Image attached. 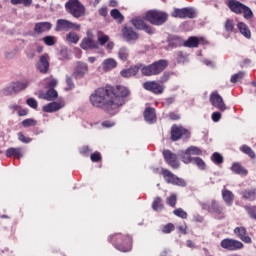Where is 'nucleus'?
<instances>
[{
	"label": "nucleus",
	"instance_id": "11",
	"mask_svg": "<svg viewBox=\"0 0 256 256\" xmlns=\"http://www.w3.org/2000/svg\"><path fill=\"white\" fill-rule=\"evenodd\" d=\"M162 155L165 163H167V165L172 169H179V167H181L177 154L173 153L171 150H164Z\"/></svg>",
	"mask_w": 256,
	"mask_h": 256
},
{
	"label": "nucleus",
	"instance_id": "17",
	"mask_svg": "<svg viewBox=\"0 0 256 256\" xmlns=\"http://www.w3.org/2000/svg\"><path fill=\"white\" fill-rule=\"evenodd\" d=\"M29 87V81L14 82L11 88H6L3 90L4 95H13V93H19V91H24V89Z\"/></svg>",
	"mask_w": 256,
	"mask_h": 256
},
{
	"label": "nucleus",
	"instance_id": "43",
	"mask_svg": "<svg viewBox=\"0 0 256 256\" xmlns=\"http://www.w3.org/2000/svg\"><path fill=\"white\" fill-rule=\"evenodd\" d=\"M66 41H68V43H74V45H76V43H79V35H77V33L75 32H69L66 35Z\"/></svg>",
	"mask_w": 256,
	"mask_h": 256
},
{
	"label": "nucleus",
	"instance_id": "60",
	"mask_svg": "<svg viewBox=\"0 0 256 256\" xmlns=\"http://www.w3.org/2000/svg\"><path fill=\"white\" fill-rule=\"evenodd\" d=\"M168 117L170 121H179V119H181V115H179V113L176 112H170L168 114Z\"/></svg>",
	"mask_w": 256,
	"mask_h": 256
},
{
	"label": "nucleus",
	"instance_id": "25",
	"mask_svg": "<svg viewBox=\"0 0 256 256\" xmlns=\"http://www.w3.org/2000/svg\"><path fill=\"white\" fill-rule=\"evenodd\" d=\"M205 43H207L205 38L191 36L184 42V47L195 48L199 47V45H205Z\"/></svg>",
	"mask_w": 256,
	"mask_h": 256
},
{
	"label": "nucleus",
	"instance_id": "23",
	"mask_svg": "<svg viewBox=\"0 0 256 256\" xmlns=\"http://www.w3.org/2000/svg\"><path fill=\"white\" fill-rule=\"evenodd\" d=\"M59 97V93L55 89L48 88L47 92L39 91L38 98L44 101H55Z\"/></svg>",
	"mask_w": 256,
	"mask_h": 256
},
{
	"label": "nucleus",
	"instance_id": "28",
	"mask_svg": "<svg viewBox=\"0 0 256 256\" xmlns=\"http://www.w3.org/2000/svg\"><path fill=\"white\" fill-rule=\"evenodd\" d=\"M222 198L226 205L228 207H231L233 205V202L235 201V194H233L231 190L223 189Z\"/></svg>",
	"mask_w": 256,
	"mask_h": 256
},
{
	"label": "nucleus",
	"instance_id": "22",
	"mask_svg": "<svg viewBox=\"0 0 256 256\" xmlns=\"http://www.w3.org/2000/svg\"><path fill=\"white\" fill-rule=\"evenodd\" d=\"M144 120L146 123H149V125H153L154 123H157V112L155 108L153 107H146V109L143 112Z\"/></svg>",
	"mask_w": 256,
	"mask_h": 256
},
{
	"label": "nucleus",
	"instance_id": "8",
	"mask_svg": "<svg viewBox=\"0 0 256 256\" xmlns=\"http://www.w3.org/2000/svg\"><path fill=\"white\" fill-rule=\"evenodd\" d=\"M220 246L222 249H226V251H239L245 247L241 241L235 240L233 238H225L220 242Z\"/></svg>",
	"mask_w": 256,
	"mask_h": 256
},
{
	"label": "nucleus",
	"instance_id": "38",
	"mask_svg": "<svg viewBox=\"0 0 256 256\" xmlns=\"http://www.w3.org/2000/svg\"><path fill=\"white\" fill-rule=\"evenodd\" d=\"M169 45L170 47H185V41L180 36H172Z\"/></svg>",
	"mask_w": 256,
	"mask_h": 256
},
{
	"label": "nucleus",
	"instance_id": "36",
	"mask_svg": "<svg viewBox=\"0 0 256 256\" xmlns=\"http://www.w3.org/2000/svg\"><path fill=\"white\" fill-rule=\"evenodd\" d=\"M237 27H238L241 35L246 37V39H251V30H249V27L247 26V24H245L243 22H239Z\"/></svg>",
	"mask_w": 256,
	"mask_h": 256
},
{
	"label": "nucleus",
	"instance_id": "2",
	"mask_svg": "<svg viewBox=\"0 0 256 256\" xmlns=\"http://www.w3.org/2000/svg\"><path fill=\"white\" fill-rule=\"evenodd\" d=\"M167 67H169V61L160 59L149 65L142 64L141 73L144 77H154L161 75Z\"/></svg>",
	"mask_w": 256,
	"mask_h": 256
},
{
	"label": "nucleus",
	"instance_id": "10",
	"mask_svg": "<svg viewBox=\"0 0 256 256\" xmlns=\"http://www.w3.org/2000/svg\"><path fill=\"white\" fill-rule=\"evenodd\" d=\"M145 21H147L145 16L144 18L136 17L131 20V23L135 29H138V31H145V33H148V35H153L155 30H153V28L149 26Z\"/></svg>",
	"mask_w": 256,
	"mask_h": 256
},
{
	"label": "nucleus",
	"instance_id": "62",
	"mask_svg": "<svg viewBox=\"0 0 256 256\" xmlns=\"http://www.w3.org/2000/svg\"><path fill=\"white\" fill-rule=\"evenodd\" d=\"M212 121L214 123H219V121H221V112L212 113Z\"/></svg>",
	"mask_w": 256,
	"mask_h": 256
},
{
	"label": "nucleus",
	"instance_id": "45",
	"mask_svg": "<svg viewBox=\"0 0 256 256\" xmlns=\"http://www.w3.org/2000/svg\"><path fill=\"white\" fill-rule=\"evenodd\" d=\"M246 213H248L250 219L256 221V206H244Z\"/></svg>",
	"mask_w": 256,
	"mask_h": 256
},
{
	"label": "nucleus",
	"instance_id": "40",
	"mask_svg": "<svg viewBox=\"0 0 256 256\" xmlns=\"http://www.w3.org/2000/svg\"><path fill=\"white\" fill-rule=\"evenodd\" d=\"M118 58L120 61H127L129 59V49L127 47H121L118 51Z\"/></svg>",
	"mask_w": 256,
	"mask_h": 256
},
{
	"label": "nucleus",
	"instance_id": "3",
	"mask_svg": "<svg viewBox=\"0 0 256 256\" xmlns=\"http://www.w3.org/2000/svg\"><path fill=\"white\" fill-rule=\"evenodd\" d=\"M110 243H112L118 251L127 253L131 250L133 238L130 235H123L121 233L114 234L110 236Z\"/></svg>",
	"mask_w": 256,
	"mask_h": 256
},
{
	"label": "nucleus",
	"instance_id": "46",
	"mask_svg": "<svg viewBox=\"0 0 256 256\" xmlns=\"http://www.w3.org/2000/svg\"><path fill=\"white\" fill-rule=\"evenodd\" d=\"M211 160L215 165H221L223 163V156L219 152H214L211 156Z\"/></svg>",
	"mask_w": 256,
	"mask_h": 256
},
{
	"label": "nucleus",
	"instance_id": "37",
	"mask_svg": "<svg viewBox=\"0 0 256 256\" xmlns=\"http://www.w3.org/2000/svg\"><path fill=\"white\" fill-rule=\"evenodd\" d=\"M192 165H195L200 169V171H205L207 169V164L205 163V160L202 159L201 157H193L192 158Z\"/></svg>",
	"mask_w": 256,
	"mask_h": 256
},
{
	"label": "nucleus",
	"instance_id": "13",
	"mask_svg": "<svg viewBox=\"0 0 256 256\" xmlns=\"http://www.w3.org/2000/svg\"><path fill=\"white\" fill-rule=\"evenodd\" d=\"M65 107V100L63 98H58L57 101L50 102L42 107L44 113H56Z\"/></svg>",
	"mask_w": 256,
	"mask_h": 256
},
{
	"label": "nucleus",
	"instance_id": "26",
	"mask_svg": "<svg viewBox=\"0 0 256 256\" xmlns=\"http://www.w3.org/2000/svg\"><path fill=\"white\" fill-rule=\"evenodd\" d=\"M227 7L230 9V11H232V13L241 15L243 9L245 8V4L238 0H228Z\"/></svg>",
	"mask_w": 256,
	"mask_h": 256
},
{
	"label": "nucleus",
	"instance_id": "59",
	"mask_svg": "<svg viewBox=\"0 0 256 256\" xmlns=\"http://www.w3.org/2000/svg\"><path fill=\"white\" fill-rule=\"evenodd\" d=\"M98 42L100 45H105L106 43H109V36L102 34L101 36H98Z\"/></svg>",
	"mask_w": 256,
	"mask_h": 256
},
{
	"label": "nucleus",
	"instance_id": "15",
	"mask_svg": "<svg viewBox=\"0 0 256 256\" xmlns=\"http://www.w3.org/2000/svg\"><path fill=\"white\" fill-rule=\"evenodd\" d=\"M210 103L212 105V107H215L216 109H218L219 111H227V105L225 104V101H223V97H221V95H219V92H213L210 95Z\"/></svg>",
	"mask_w": 256,
	"mask_h": 256
},
{
	"label": "nucleus",
	"instance_id": "31",
	"mask_svg": "<svg viewBox=\"0 0 256 256\" xmlns=\"http://www.w3.org/2000/svg\"><path fill=\"white\" fill-rule=\"evenodd\" d=\"M245 201H256V188H250L240 193Z\"/></svg>",
	"mask_w": 256,
	"mask_h": 256
},
{
	"label": "nucleus",
	"instance_id": "19",
	"mask_svg": "<svg viewBox=\"0 0 256 256\" xmlns=\"http://www.w3.org/2000/svg\"><path fill=\"white\" fill-rule=\"evenodd\" d=\"M122 36L125 41H137L139 39V34L131 26H124L122 28Z\"/></svg>",
	"mask_w": 256,
	"mask_h": 256
},
{
	"label": "nucleus",
	"instance_id": "50",
	"mask_svg": "<svg viewBox=\"0 0 256 256\" xmlns=\"http://www.w3.org/2000/svg\"><path fill=\"white\" fill-rule=\"evenodd\" d=\"M187 149L190 155H197V156L203 155V150H201V148L197 146H189Z\"/></svg>",
	"mask_w": 256,
	"mask_h": 256
},
{
	"label": "nucleus",
	"instance_id": "24",
	"mask_svg": "<svg viewBox=\"0 0 256 256\" xmlns=\"http://www.w3.org/2000/svg\"><path fill=\"white\" fill-rule=\"evenodd\" d=\"M53 29V24L51 22H37L34 25V33L37 35H42V33H47Z\"/></svg>",
	"mask_w": 256,
	"mask_h": 256
},
{
	"label": "nucleus",
	"instance_id": "39",
	"mask_svg": "<svg viewBox=\"0 0 256 256\" xmlns=\"http://www.w3.org/2000/svg\"><path fill=\"white\" fill-rule=\"evenodd\" d=\"M240 151L242 153H244L245 155H248V157L250 159H255V157H256L255 151H253V149L251 147H249L248 145H242L240 147Z\"/></svg>",
	"mask_w": 256,
	"mask_h": 256
},
{
	"label": "nucleus",
	"instance_id": "5",
	"mask_svg": "<svg viewBox=\"0 0 256 256\" xmlns=\"http://www.w3.org/2000/svg\"><path fill=\"white\" fill-rule=\"evenodd\" d=\"M144 19L151 23V25L161 26L167 23L169 15L163 11L149 10L146 12Z\"/></svg>",
	"mask_w": 256,
	"mask_h": 256
},
{
	"label": "nucleus",
	"instance_id": "42",
	"mask_svg": "<svg viewBox=\"0 0 256 256\" xmlns=\"http://www.w3.org/2000/svg\"><path fill=\"white\" fill-rule=\"evenodd\" d=\"M224 29L226 31V33H233L234 29H235V22L233 21V19H227L224 23Z\"/></svg>",
	"mask_w": 256,
	"mask_h": 256
},
{
	"label": "nucleus",
	"instance_id": "35",
	"mask_svg": "<svg viewBox=\"0 0 256 256\" xmlns=\"http://www.w3.org/2000/svg\"><path fill=\"white\" fill-rule=\"evenodd\" d=\"M152 209L153 211H163L165 209V204H163V198L157 196L154 198V201L152 202Z\"/></svg>",
	"mask_w": 256,
	"mask_h": 256
},
{
	"label": "nucleus",
	"instance_id": "4",
	"mask_svg": "<svg viewBox=\"0 0 256 256\" xmlns=\"http://www.w3.org/2000/svg\"><path fill=\"white\" fill-rule=\"evenodd\" d=\"M65 9L69 15H72L75 19H81V17H85V13L87 9L85 5L81 3L79 0H68L65 3Z\"/></svg>",
	"mask_w": 256,
	"mask_h": 256
},
{
	"label": "nucleus",
	"instance_id": "44",
	"mask_svg": "<svg viewBox=\"0 0 256 256\" xmlns=\"http://www.w3.org/2000/svg\"><path fill=\"white\" fill-rule=\"evenodd\" d=\"M110 15L116 21H120V23L123 22V20L125 19L123 17V14H121V12L119 10H117V9L111 10Z\"/></svg>",
	"mask_w": 256,
	"mask_h": 256
},
{
	"label": "nucleus",
	"instance_id": "21",
	"mask_svg": "<svg viewBox=\"0 0 256 256\" xmlns=\"http://www.w3.org/2000/svg\"><path fill=\"white\" fill-rule=\"evenodd\" d=\"M89 73V66L86 63L78 62L73 73L75 79H83Z\"/></svg>",
	"mask_w": 256,
	"mask_h": 256
},
{
	"label": "nucleus",
	"instance_id": "51",
	"mask_svg": "<svg viewBox=\"0 0 256 256\" xmlns=\"http://www.w3.org/2000/svg\"><path fill=\"white\" fill-rule=\"evenodd\" d=\"M245 77V72L240 71L234 75L231 76L230 82L231 83H237V81H241Z\"/></svg>",
	"mask_w": 256,
	"mask_h": 256
},
{
	"label": "nucleus",
	"instance_id": "61",
	"mask_svg": "<svg viewBox=\"0 0 256 256\" xmlns=\"http://www.w3.org/2000/svg\"><path fill=\"white\" fill-rule=\"evenodd\" d=\"M66 85L68 89H75V83H73V78L66 76Z\"/></svg>",
	"mask_w": 256,
	"mask_h": 256
},
{
	"label": "nucleus",
	"instance_id": "58",
	"mask_svg": "<svg viewBox=\"0 0 256 256\" xmlns=\"http://www.w3.org/2000/svg\"><path fill=\"white\" fill-rule=\"evenodd\" d=\"M26 103L32 109H37V107H39V104L37 103V100H35V98L27 99Z\"/></svg>",
	"mask_w": 256,
	"mask_h": 256
},
{
	"label": "nucleus",
	"instance_id": "54",
	"mask_svg": "<svg viewBox=\"0 0 256 256\" xmlns=\"http://www.w3.org/2000/svg\"><path fill=\"white\" fill-rule=\"evenodd\" d=\"M172 231H175V225L173 223L166 224L162 229V233L165 234L172 233Z\"/></svg>",
	"mask_w": 256,
	"mask_h": 256
},
{
	"label": "nucleus",
	"instance_id": "55",
	"mask_svg": "<svg viewBox=\"0 0 256 256\" xmlns=\"http://www.w3.org/2000/svg\"><path fill=\"white\" fill-rule=\"evenodd\" d=\"M18 140H20L21 143H31V141H33L32 138L26 137L23 132L18 133Z\"/></svg>",
	"mask_w": 256,
	"mask_h": 256
},
{
	"label": "nucleus",
	"instance_id": "47",
	"mask_svg": "<svg viewBox=\"0 0 256 256\" xmlns=\"http://www.w3.org/2000/svg\"><path fill=\"white\" fill-rule=\"evenodd\" d=\"M173 214L176 217H180V219H187V217H189V215L187 214V212L185 210H183V208H177L173 211Z\"/></svg>",
	"mask_w": 256,
	"mask_h": 256
},
{
	"label": "nucleus",
	"instance_id": "27",
	"mask_svg": "<svg viewBox=\"0 0 256 256\" xmlns=\"http://www.w3.org/2000/svg\"><path fill=\"white\" fill-rule=\"evenodd\" d=\"M234 233L238 238H240L241 241H243V243H253V240L249 237V235H247V229L245 227H236L234 229Z\"/></svg>",
	"mask_w": 256,
	"mask_h": 256
},
{
	"label": "nucleus",
	"instance_id": "56",
	"mask_svg": "<svg viewBox=\"0 0 256 256\" xmlns=\"http://www.w3.org/2000/svg\"><path fill=\"white\" fill-rule=\"evenodd\" d=\"M171 79V73L169 72H164L163 75L160 77L159 83L163 85L164 83H167Z\"/></svg>",
	"mask_w": 256,
	"mask_h": 256
},
{
	"label": "nucleus",
	"instance_id": "48",
	"mask_svg": "<svg viewBox=\"0 0 256 256\" xmlns=\"http://www.w3.org/2000/svg\"><path fill=\"white\" fill-rule=\"evenodd\" d=\"M43 42L48 47H53V45H55V43H57V38H55V36H46L43 38Z\"/></svg>",
	"mask_w": 256,
	"mask_h": 256
},
{
	"label": "nucleus",
	"instance_id": "14",
	"mask_svg": "<svg viewBox=\"0 0 256 256\" xmlns=\"http://www.w3.org/2000/svg\"><path fill=\"white\" fill-rule=\"evenodd\" d=\"M143 89L150 91L154 95H161L165 91V86L158 83L157 81H146L143 83Z\"/></svg>",
	"mask_w": 256,
	"mask_h": 256
},
{
	"label": "nucleus",
	"instance_id": "30",
	"mask_svg": "<svg viewBox=\"0 0 256 256\" xmlns=\"http://www.w3.org/2000/svg\"><path fill=\"white\" fill-rule=\"evenodd\" d=\"M81 49L87 51V49H98L97 42L91 38H84L80 44Z\"/></svg>",
	"mask_w": 256,
	"mask_h": 256
},
{
	"label": "nucleus",
	"instance_id": "41",
	"mask_svg": "<svg viewBox=\"0 0 256 256\" xmlns=\"http://www.w3.org/2000/svg\"><path fill=\"white\" fill-rule=\"evenodd\" d=\"M166 205L175 209L177 207V194L173 193L166 198Z\"/></svg>",
	"mask_w": 256,
	"mask_h": 256
},
{
	"label": "nucleus",
	"instance_id": "64",
	"mask_svg": "<svg viewBox=\"0 0 256 256\" xmlns=\"http://www.w3.org/2000/svg\"><path fill=\"white\" fill-rule=\"evenodd\" d=\"M55 87H57V80H56V79H52V80L48 83V89H55Z\"/></svg>",
	"mask_w": 256,
	"mask_h": 256
},
{
	"label": "nucleus",
	"instance_id": "34",
	"mask_svg": "<svg viewBox=\"0 0 256 256\" xmlns=\"http://www.w3.org/2000/svg\"><path fill=\"white\" fill-rule=\"evenodd\" d=\"M231 171L236 175H242L243 177H247V174L249 173L247 169L243 168V166L237 162L232 164Z\"/></svg>",
	"mask_w": 256,
	"mask_h": 256
},
{
	"label": "nucleus",
	"instance_id": "7",
	"mask_svg": "<svg viewBox=\"0 0 256 256\" xmlns=\"http://www.w3.org/2000/svg\"><path fill=\"white\" fill-rule=\"evenodd\" d=\"M170 135L172 141H179V139H191V132L183 126H177V124L172 125Z\"/></svg>",
	"mask_w": 256,
	"mask_h": 256
},
{
	"label": "nucleus",
	"instance_id": "63",
	"mask_svg": "<svg viewBox=\"0 0 256 256\" xmlns=\"http://www.w3.org/2000/svg\"><path fill=\"white\" fill-rule=\"evenodd\" d=\"M175 103V96L168 97L164 99L163 105H173Z\"/></svg>",
	"mask_w": 256,
	"mask_h": 256
},
{
	"label": "nucleus",
	"instance_id": "16",
	"mask_svg": "<svg viewBox=\"0 0 256 256\" xmlns=\"http://www.w3.org/2000/svg\"><path fill=\"white\" fill-rule=\"evenodd\" d=\"M49 59V54H43L39 57V60L36 63V69L39 73H42L43 75L49 73Z\"/></svg>",
	"mask_w": 256,
	"mask_h": 256
},
{
	"label": "nucleus",
	"instance_id": "1",
	"mask_svg": "<svg viewBox=\"0 0 256 256\" xmlns=\"http://www.w3.org/2000/svg\"><path fill=\"white\" fill-rule=\"evenodd\" d=\"M129 95H131V90L125 86H106L98 88L90 95V103L109 115H117L119 109L127 103Z\"/></svg>",
	"mask_w": 256,
	"mask_h": 256
},
{
	"label": "nucleus",
	"instance_id": "32",
	"mask_svg": "<svg viewBox=\"0 0 256 256\" xmlns=\"http://www.w3.org/2000/svg\"><path fill=\"white\" fill-rule=\"evenodd\" d=\"M117 67V60L113 58H107L102 62L103 71H113Z\"/></svg>",
	"mask_w": 256,
	"mask_h": 256
},
{
	"label": "nucleus",
	"instance_id": "6",
	"mask_svg": "<svg viewBox=\"0 0 256 256\" xmlns=\"http://www.w3.org/2000/svg\"><path fill=\"white\" fill-rule=\"evenodd\" d=\"M161 175L166 183L170 185H176L177 187H187V182L183 178L177 177L167 168H161Z\"/></svg>",
	"mask_w": 256,
	"mask_h": 256
},
{
	"label": "nucleus",
	"instance_id": "29",
	"mask_svg": "<svg viewBox=\"0 0 256 256\" xmlns=\"http://www.w3.org/2000/svg\"><path fill=\"white\" fill-rule=\"evenodd\" d=\"M6 157H14V159H21V157H23V148H8L6 150Z\"/></svg>",
	"mask_w": 256,
	"mask_h": 256
},
{
	"label": "nucleus",
	"instance_id": "12",
	"mask_svg": "<svg viewBox=\"0 0 256 256\" xmlns=\"http://www.w3.org/2000/svg\"><path fill=\"white\" fill-rule=\"evenodd\" d=\"M71 29H76L79 30L81 29V25L80 24H75L69 20H65V19H58L56 21V27H55V31L59 32V31H71Z\"/></svg>",
	"mask_w": 256,
	"mask_h": 256
},
{
	"label": "nucleus",
	"instance_id": "9",
	"mask_svg": "<svg viewBox=\"0 0 256 256\" xmlns=\"http://www.w3.org/2000/svg\"><path fill=\"white\" fill-rule=\"evenodd\" d=\"M172 17H178L179 19H195V17H197V12L191 7L176 8L172 12Z\"/></svg>",
	"mask_w": 256,
	"mask_h": 256
},
{
	"label": "nucleus",
	"instance_id": "18",
	"mask_svg": "<svg viewBox=\"0 0 256 256\" xmlns=\"http://www.w3.org/2000/svg\"><path fill=\"white\" fill-rule=\"evenodd\" d=\"M143 67V64L138 63L136 65L130 66L129 68L123 69L120 71L121 77H124V79H129L131 77H135L137 73H139V70H141Z\"/></svg>",
	"mask_w": 256,
	"mask_h": 256
},
{
	"label": "nucleus",
	"instance_id": "53",
	"mask_svg": "<svg viewBox=\"0 0 256 256\" xmlns=\"http://www.w3.org/2000/svg\"><path fill=\"white\" fill-rule=\"evenodd\" d=\"M91 148H89V146H82L80 149H79V153L80 155H83L84 157H89V155H91Z\"/></svg>",
	"mask_w": 256,
	"mask_h": 256
},
{
	"label": "nucleus",
	"instance_id": "33",
	"mask_svg": "<svg viewBox=\"0 0 256 256\" xmlns=\"http://www.w3.org/2000/svg\"><path fill=\"white\" fill-rule=\"evenodd\" d=\"M178 157H180L182 163H185V165H189V163L193 161V157H191L188 149L180 150L178 153Z\"/></svg>",
	"mask_w": 256,
	"mask_h": 256
},
{
	"label": "nucleus",
	"instance_id": "52",
	"mask_svg": "<svg viewBox=\"0 0 256 256\" xmlns=\"http://www.w3.org/2000/svg\"><path fill=\"white\" fill-rule=\"evenodd\" d=\"M242 13L244 15V19H251V17H253V11H251V8L246 5H244Z\"/></svg>",
	"mask_w": 256,
	"mask_h": 256
},
{
	"label": "nucleus",
	"instance_id": "49",
	"mask_svg": "<svg viewBox=\"0 0 256 256\" xmlns=\"http://www.w3.org/2000/svg\"><path fill=\"white\" fill-rule=\"evenodd\" d=\"M22 126L27 128V127H35L37 126V120L33 118H27L22 121Z\"/></svg>",
	"mask_w": 256,
	"mask_h": 256
},
{
	"label": "nucleus",
	"instance_id": "20",
	"mask_svg": "<svg viewBox=\"0 0 256 256\" xmlns=\"http://www.w3.org/2000/svg\"><path fill=\"white\" fill-rule=\"evenodd\" d=\"M204 209H207L209 213H215V215L219 216V219H223V217H225V214L223 213V207H221L215 200H212L210 204L205 205Z\"/></svg>",
	"mask_w": 256,
	"mask_h": 256
},
{
	"label": "nucleus",
	"instance_id": "57",
	"mask_svg": "<svg viewBox=\"0 0 256 256\" xmlns=\"http://www.w3.org/2000/svg\"><path fill=\"white\" fill-rule=\"evenodd\" d=\"M90 159H91L92 163H99V161H101V159H102L101 153L95 152V153L91 154Z\"/></svg>",
	"mask_w": 256,
	"mask_h": 256
}]
</instances>
